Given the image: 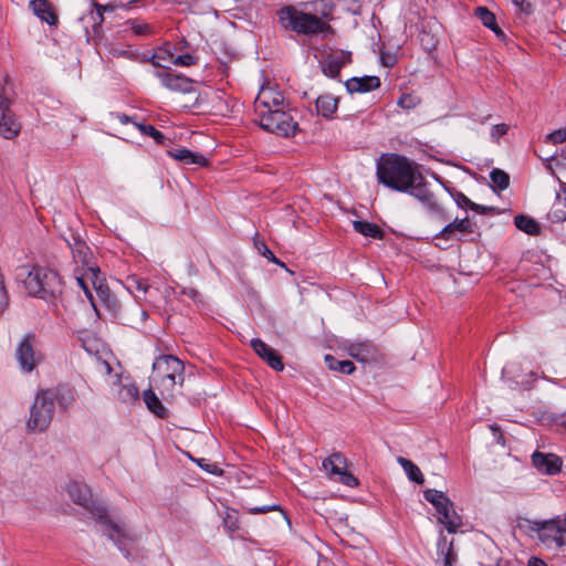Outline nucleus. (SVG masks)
<instances>
[{
  "instance_id": "nucleus-1",
  "label": "nucleus",
  "mask_w": 566,
  "mask_h": 566,
  "mask_svg": "<svg viewBox=\"0 0 566 566\" xmlns=\"http://www.w3.org/2000/svg\"><path fill=\"white\" fill-rule=\"evenodd\" d=\"M377 178L384 186L417 198L428 213L443 221L448 219L443 207L427 188L424 177L417 163L398 154L384 155L377 164Z\"/></svg>"
},
{
  "instance_id": "nucleus-2",
  "label": "nucleus",
  "mask_w": 566,
  "mask_h": 566,
  "mask_svg": "<svg viewBox=\"0 0 566 566\" xmlns=\"http://www.w3.org/2000/svg\"><path fill=\"white\" fill-rule=\"evenodd\" d=\"M67 493L76 504L85 507L101 520L102 532L114 541L119 548L124 546L127 541L132 539L130 528L125 522L112 520L105 507L94 504L88 485L80 482H71L67 485Z\"/></svg>"
},
{
  "instance_id": "nucleus-3",
  "label": "nucleus",
  "mask_w": 566,
  "mask_h": 566,
  "mask_svg": "<svg viewBox=\"0 0 566 566\" xmlns=\"http://www.w3.org/2000/svg\"><path fill=\"white\" fill-rule=\"evenodd\" d=\"M17 280L28 295L46 302L56 300L63 292L59 273L45 266L22 265L17 270Z\"/></svg>"
},
{
  "instance_id": "nucleus-4",
  "label": "nucleus",
  "mask_w": 566,
  "mask_h": 566,
  "mask_svg": "<svg viewBox=\"0 0 566 566\" xmlns=\"http://www.w3.org/2000/svg\"><path fill=\"white\" fill-rule=\"evenodd\" d=\"M71 250L74 261L81 263L84 268L83 273L75 275L77 285L83 290L93 306H95V301L88 286L90 283H92L98 300L106 305H111L113 303L111 292L98 277V269L92 262L93 254L91 249L84 241L75 239Z\"/></svg>"
},
{
  "instance_id": "nucleus-5",
  "label": "nucleus",
  "mask_w": 566,
  "mask_h": 566,
  "mask_svg": "<svg viewBox=\"0 0 566 566\" xmlns=\"http://www.w3.org/2000/svg\"><path fill=\"white\" fill-rule=\"evenodd\" d=\"M66 408L74 401L72 395L67 398L57 389H41L36 392L34 401L30 407V417L27 421V429L30 432L45 431L54 417L55 403Z\"/></svg>"
},
{
  "instance_id": "nucleus-6",
  "label": "nucleus",
  "mask_w": 566,
  "mask_h": 566,
  "mask_svg": "<svg viewBox=\"0 0 566 566\" xmlns=\"http://www.w3.org/2000/svg\"><path fill=\"white\" fill-rule=\"evenodd\" d=\"M153 381L163 395L172 396L176 386L184 385V363L172 355L157 357L153 364Z\"/></svg>"
},
{
  "instance_id": "nucleus-7",
  "label": "nucleus",
  "mask_w": 566,
  "mask_h": 566,
  "mask_svg": "<svg viewBox=\"0 0 566 566\" xmlns=\"http://www.w3.org/2000/svg\"><path fill=\"white\" fill-rule=\"evenodd\" d=\"M280 19L285 28L297 33L316 34L329 30V25L321 18L296 10L293 7H286L281 10Z\"/></svg>"
},
{
  "instance_id": "nucleus-8",
  "label": "nucleus",
  "mask_w": 566,
  "mask_h": 566,
  "mask_svg": "<svg viewBox=\"0 0 566 566\" xmlns=\"http://www.w3.org/2000/svg\"><path fill=\"white\" fill-rule=\"evenodd\" d=\"M424 499L437 510L438 521L446 526L449 533H455L462 525L461 517L455 513L453 503L441 491L429 489L423 493Z\"/></svg>"
},
{
  "instance_id": "nucleus-9",
  "label": "nucleus",
  "mask_w": 566,
  "mask_h": 566,
  "mask_svg": "<svg viewBox=\"0 0 566 566\" xmlns=\"http://www.w3.org/2000/svg\"><path fill=\"white\" fill-rule=\"evenodd\" d=\"M286 106L270 111L256 117L260 127L266 132L276 134L279 136L289 137L295 134L297 123L293 116L286 111Z\"/></svg>"
},
{
  "instance_id": "nucleus-10",
  "label": "nucleus",
  "mask_w": 566,
  "mask_h": 566,
  "mask_svg": "<svg viewBox=\"0 0 566 566\" xmlns=\"http://www.w3.org/2000/svg\"><path fill=\"white\" fill-rule=\"evenodd\" d=\"M101 371L108 376L107 381L111 385L112 395L124 403H132L139 398L138 388L130 381L123 382L118 374L112 375V366L109 363L99 361Z\"/></svg>"
},
{
  "instance_id": "nucleus-11",
  "label": "nucleus",
  "mask_w": 566,
  "mask_h": 566,
  "mask_svg": "<svg viewBox=\"0 0 566 566\" xmlns=\"http://www.w3.org/2000/svg\"><path fill=\"white\" fill-rule=\"evenodd\" d=\"M12 99L0 93V136L12 140L17 138L22 129V124L12 111Z\"/></svg>"
},
{
  "instance_id": "nucleus-12",
  "label": "nucleus",
  "mask_w": 566,
  "mask_h": 566,
  "mask_svg": "<svg viewBox=\"0 0 566 566\" xmlns=\"http://www.w3.org/2000/svg\"><path fill=\"white\" fill-rule=\"evenodd\" d=\"M323 468L334 481L349 488L358 485V480L346 470V459L343 454L333 453L323 461Z\"/></svg>"
},
{
  "instance_id": "nucleus-13",
  "label": "nucleus",
  "mask_w": 566,
  "mask_h": 566,
  "mask_svg": "<svg viewBox=\"0 0 566 566\" xmlns=\"http://www.w3.org/2000/svg\"><path fill=\"white\" fill-rule=\"evenodd\" d=\"M286 105L283 94L276 88V86L266 84L263 85L254 101V112L256 117L268 114L271 111V106L276 108L284 107Z\"/></svg>"
},
{
  "instance_id": "nucleus-14",
  "label": "nucleus",
  "mask_w": 566,
  "mask_h": 566,
  "mask_svg": "<svg viewBox=\"0 0 566 566\" xmlns=\"http://www.w3.org/2000/svg\"><path fill=\"white\" fill-rule=\"evenodd\" d=\"M15 358L24 373L33 371L41 360V356L34 350V336L27 335L19 343Z\"/></svg>"
},
{
  "instance_id": "nucleus-15",
  "label": "nucleus",
  "mask_w": 566,
  "mask_h": 566,
  "mask_svg": "<svg viewBox=\"0 0 566 566\" xmlns=\"http://www.w3.org/2000/svg\"><path fill=\"white\" fill-rule=\"evenodd\" d=\"M348 355L361 363H376L380 358L379 349L369 342H355L346 347Z\"/></svg>"
},
{
  "instance_id": "nucleus-16",
  "label": "nucleus",
  "mask_w": 566,
  "mask_h": 566,
  "mask_svg": "<svg viewBox=\"0 0 566 566\" xmlns=\"http://www.w3.org/2000/svg\"><path fill=\"white\" fill-rule=\"evenodd\" d=\"M532 462L538 472L547 475L558 473L563 465L562 459L554 453L534 452Z\"/></svg>"
},
{
  "instance_id": "nucleus-17",
  "label": "nucleus",
  "mask_w": 566,
  "mask_h": 566,
  "mask_svg": "<svg viewBox=\"0 0 566 566\" xmlns=\"http://www.w3.org/2000/svg\"><path fill=\"white\" fill-rule=\"evenodd\" d=\"M251 347L261 357L263 360L268 363L270 367L274 370L281 371L284 368L282 359L276 350L265 344L263 340L259 338H253L251 340Z\"/></svg>"
},
{
  "instance_id": "nucleus-18",
  "label": "nucleus",
  "mask_w": 566,
  "mask_h": 566,
  "mask_svg": "<svg viewBox=\"0 0 566 566\" xmlns=\"http://www.w3.org/2000/svg\"><path fill=\"white\" fill-rule=\"evenodd\" d=\"M156 76L161 84L172 92L188 93L192 90V82L188 77L180 74H171L168 72H157Z\"/></svg>"
},
{
  "instance_id": "nucleus-19",
  "label": "nucleus",
  "mask_w": 566,
  "mask_h": 566,
  "mask_svg": "<svg viewBox=\"0 0 566 566\" xmlns=\"http://www.w3.org/2000/svg\"><path fill=\"white\" fill-rule=\"evenodd\" d=\"M455 232L462 234H470L474 232V223L470 221L468 217L463 219H455L448 223L437 235V240H450L453 238Z\"/></svg>"
},
{
  "instance_id": "nucleus-20",
  "label": "nucleus",
  "mask_w": 566,
  "mask_h": 566,
  "mask_svg": "<svg viewBox=\"0 0 566 566\" xmlns=\"http://www.w3.org/2000/svg\"><path fill=\"white\" fill-rule=\"evenodd\" d=\"M350 62V53L344 51H336L328 54L324 63V73L331 77L338 75L340 69Z\"/></svg>"
},
{
  "instance_id": "nucleus-21",
  "label": "nucleus",
  "mask_w": 566,
  "mask_h": 566,
  "mask_svg": "<svg viewBox=\"0 0 566 566\" xmlns=\"http://www.w3.org/2000/svg\"><path fill=\"white\" fill-rule=\"evenodd\" d=\"M29 8L40 20L50 25L56 24L57 15L49 0H31L29 2Z\"/></svg>"
},
{
  "instance_id": "nucleus-22",
  "label": "nucleus",
  "mask_w": 566,
  "mask_h": 566,
  "mask_svg": "<svg viewBox=\"0 0 566 566\" xmlns=\"http://www.w3.org/2000/svg\"><path fill=\"white\" fill-rule=\"evenodd\" d=\"M380 86V80L377 76L353 77L346 82V88L349 93H366Z\"/></svg>"
},
{
  "instance_id": "nucleus-23",
  "label": "nucleus",
  "mask_w": 566,
  "mask_h": 566,
  "mask_svg": "<svg viewBox=\"0 0 566 566\" xmlns=\"http://www.w3.org/2000/svg\"><path fill=\"white\" fill-rule=\"evenodd\" d=\"M168 155L186 165L193 164L197 166H206L208 164V160L202 155L192 153L185 148L168 150Z\"/></svg>"
},
{
  "instance_id": "nucleus-24",
  "label": "nucleus",
  "mask_w": 566,
  "mask_h": 566,
  "mask_svg": "<svg viewBox=\"0 0 566 566\" xmlns=\"http://www.w3.org/2000/svg\"><path fill=\"white\" fill-rule=\"evenodd\" d=\"M317 114L325 118H332L333 114L337 111L338 99L329 94L321 95L315 101Z\"/></svg>"
},
{
  "instance_id": "nucleus-25",
  "label": "nucleus",
  "mask_w": 566,
  "mask_h": 566,
  "mask_svg": "<svg viewBox=\"0 0 566 566\" xmlns=\"http://www.w3.org/2000/svg\"><path fill=\"white\" fill-rule=\"evenodd\" d=\"M125 287L136 300H143L149 290V284L143 277L129 275L125 280Z\"/></svg>"
},
{
  "instance_id": "nucleus-26",
  "label": "nucleus",
  "mask_w": 566,
  "mask_h": 566,
  "mask_svg": "<svg viewBox=\"0 0 566 566\" xmlns=\"http://www.w3.org/2000/svg\"><path fill=\"white\" fill-rule=\"evenodd\" d=\"M143 399L150 412H153L158 418L165 419L168 417L167 408L161 403L156 394L151 390H145L143 394Z\"/></svg>"
},
{
  "instance_id": "nucleus-27",
  "label": "nucleus",
  "mask_w": 566,
  "mask_h": 566,
  "mask_svg": "<svg viewBox=\"0 0 566 566\" xmlns=\"http://www.w3.org/2000/svg\"><path fill=\"white\" fill-rule=\"evenodd\" d=\"M137 1L138 0H117V1H112L111 3H108L106 6L95 4L96 12H91V14H90L92 20L94 21V25H93L94 30L96 31V29L99 28L104 21L103 11L113 10L115 7H118V6L125 7V6H128V4L137 2Z\"/></svg>"
},
{
  "instance_id": "nucleus-28",
  "label": "nucleus",
  "mask_w": 566,
  "mask_h": 566,
  "mask_svg": "<svg viewBox=\"0 0 566 566\" xmlns=\"http://www.w3.org/2000/svg\"><path fill=\"white\" fill-rule=\"evenodd\" d=\"M397 462L402 467L407 476L411 481H413L415 483L420 484V485L424 483V478H423L419 467L416 465L412 461H410L403 457H399L397 459Z\"/></svg>"
},
{
  "instance_id": "nucleus-29",
  "label": "nucleus",
  "mask_w": 566,
  "mask_h": 566,
  "mask_svg": "<svg viewBox=\"0 0 566 566\" xmlns=\"http://www.w3.org/2000/svg\"><path fill=\"white\" fill-rule=\"evenodd\" d=\"M516 228L527 234H537L539 232L538 223L531 217L518 214L514 218Z\"/></svg>"
},
{
  "instance_id": "nucleus-30",
  "label": "nucleus",
  "mask_w": 566,
  "mask_h": 566,
  "mask_svg": "<svg viewBox=\"0 0 566 566\" xmlns=\"http://www.w3.org/2000/svg\"><path fill=\"white\" fill-rule=\"evenodd\" d=\"M353 227L355 231L365 237L380 238L382 233L377 224L366 221H354Z\"/></svg>"
},
{
  "instance_id": "nucleus-31",
  "label": "nucleus",
  "mask_w": 566,
  "mask_h": 566,
  "mask_svg": "<svg viewBox=\"0 0 566 566\" xmlns=\"http://www.w3.org/2000/svg\"><path fill=\"white\" fill-rule=\"evenodd\" d=\"M325 360L332 370H337L346 375H350L355 371V365L350 360H337L331 355H326Z\"/></svg>"
},
{
  "instance_id": "nucleus-32",
  "label": "nucleus",
  "mask_w": 566,
  "mask_h": 566,
  "mask_svg": "<svg viewBox=\"0 0 566 566\" xmlns=\"http://www.w3.org/2000/svg\"><path fill=\"white\" fill-rule=\"evenodd\" d=\"M438 546L442 555V566H453L457 556L453 552L452 543L448 544L446 537L441 536Z\"/></svg>"
},
{
  "instance_id": "nucleus-33",
  "label": "nucleus",
  "mask_w": 566,
  "mask_h": 566,
  "mask_svg": "<svg viewBox=\"0 0 566 566\" xmlns=\"http://www.w3.org/2000/svg\"><path fill=\"white\" fill-rule=\"evenodd\" d=\"M476 15L485 27L493 30L496 34H503V32L496 25L495 15L492 12H490L486 8L479 7L476 9Z\"/></svg>"
},
{
  "instance_id": "nucleus-34",
  "label": "nucleus",
  "mask_w": 566,
  "mask_h": 566,
  "mask_svg": "<svg viewBox=\"0 0 566 566\" xmlns=\"http://www.w3.org/2000/svg\"><path fill=\"white\" fill-rule=\"evenodd\" d=\"M490 178H491L493 187L497 191L505 190L509 187V185H510V177H509V175L505 171L501 170V169H497V168L493 169L490 172Z\"/></svg>"
},
{
  "instance_id": "nucleus-35",
  "label": "nucleus",
  "mask_w": 566,
  "mask_h": 566,
  "mask_svg": "<svg viewBox=\"0 0 566 566\" xmlns=\"http://www.w3.org/2000/svg\"><path fill=\"white\" fill-rule=\"evenodd\" d=\"M136 128L143 134L150 136L157 144H164L165 136L151 125L135 124Z\"/></svg>"
},
{
  "instance_id": "nucleus-36",
  "label": "nucleus",
  "mask_w": 566,
  "mask_h": 566,
  "mask_svg": "<svg viewBox=\"0 0 566 566\" xmlns=\"http://www.w3.org/2000/svg\"><path fill=\"white\" fill-rule=\"evenodd\" d=\"M397 104L401 108L409 111L420 104V97L415 94H402Z\"/></svg>"
},
{
  "instance_id": "nucleus-37",
  "label": "nucleus",
  "mask_w": 566,
  "mask_h": 566,
  "mask_svg": "<svg viewBox=\"0 0 566 566\" xmlns=\"http://www.w3.org/2000/svg\"><path fill=\"white\" fill-rule=\"evenodd\" d=\"M167 59H172V53L169 49H159L151 57L150 62L156 67H167L164 63Z\"/></svg>"
},
{
  "instance_id": "nucleus-38",
  "label": "nucleus",
  "mask_w": 566,
  "mask_h": 566,
  "mask_svg": "<svg viewBox=\"0 0 566 566\" xmlns=\"http://www.w3.org/2000/svg\"><path fill=\"white\" fill-rule=\"evenodd\" d=\"M255 248L258 250V252L264 256L265 259H268L270 262L274 263V264H279L281 266H284V263H282L275 255L274 253L266 247V244L264 242H255Z\"/></svg>"
},
{
  "instance_id": "nucleus-39",
  "label": "nucleus",
  "mask_w": 566,
  "mask_h": 566,
  "mask_svg": "<svg viewBox=\"0 0 566 566\" xmlns=\"http://www.w3.org/2000/svg\"><path fill=\"white\" fill-rule=\"evenodd\" d=\"M127 23L130 25L132 31L137 35H147L151 32V27L145 22L133 20Z\"/></svg>"
},
{
  "instance_id": "nucleus-40",
  "label": "nucleus",
  "mask_w": 566,
  "mask_h": 566,
  "mask_svg": "<svg viewBox=\"0 0 566 566\" xmlns=\"http://www.w3.org/2000/svg\"><path fill=\"white\" fill-rule=\"evenodd\" d=\"M197 62V59L191 55V54H182V55H178L177 57H175L172 60V63L175 65H181V66H190V65H193L196 64Z\"/></svg>"
},
{
  "instance_id": "nucleus-41",
  "label": "nucleus",
  "mask_w": 566,
  "mask_h": 566,
  "mask_svg": "<svg viewBox=\"0 0 566 566\" xmlns=\"http://www.w3.org/2000/svg\"><path fill=\"white\" fill-rule=\"evenodd\" d=\"M509 130V126L506 124H497L491 128V138L495 142L503 135H505Z\"/></svg>"
},
{
  "instance_id": "nucleus-42",
  "label": "nucleus",
  "mask_w": 566,
  "mask_h": 566,
  "mask_svg": "<svg viewBox=\"0 0 566 566\" xmlns=\"http://www.w3.org/2000/svg\"><path fill=\"white\" fill-rule=\"evenodd\" d=\"M547 139L553 144H560L566 140V129H557L547 136Z\"/></svg>"
},
{
  "instance_id": "nucleus-43",
  "label": "nucleus",
  "mask_w": 566,
  "mask_h": 566,
  "mask_svg": "<svg viewBox=\"0 0 566 566\" xmlns=\"http://www.w3.org/2000/svg\"><path fill=\"white\" fill-rule=\"evenodd\" d=\"M198 464L205 469L206 471L210 472V473H213V474H221L222 473V470H220L218 468L217 464H212V463H205V459H201L198 461Z\"/></svg>"
},
{
  "instance_id": "nucleus-44",
  "label": "nucleus",
  "mask_w": 566,
  "mask_h": 566,
  "mask_svg": "<svg viewBox=\"0 0 566 566\" xmlns=\"http://www.w3.org/2000/svg\"><path fill=\"white\" fill-rule=\"evenodd\" d=\"M470 209L478 213H486L495 210L493 207L481 206L474 202H470Z\"/></svg>"
},
{
  "instance_id": "nucleus-45",
  "label": "nucleus",
  "mask_w": 566,
  "mask_h": 566,
  "mask_svg": "<svg viewBox=\"0 0 566 566\" xmlns=\"http://www.w3.org/2000/svg\"><path fill=\"white\" fill-rule=\"evenodd\" d=\"M275 507L276 506H274V505L273 506H269V505H266V506H255V507H251L250 512L252 514H264V513H268V512L274 510Z\"/></svg>"
},
{
  "instance_id": "nucleus-46",
  "label": "nucleus",
  "mask_w": 566,
  "mask_h": 566,
  "mask_svg": "<svg viewBox=\"0 0 566 566\" xmlns=\"http://www.w3.org/2000/svg\"><path fill=\"white\" fill-rule=\"evenodd\" d=\"M527 566H548V565L543 559L533 556L528 559Z\"/></svg>"
},
{
  "instance_id": "nucleus-47",
  "label": "nucleus",
  "mask_w": 566,
  "mask_h": 566,
  "mask_svg": "<svg viewBox=\"0 0 566 566\" xmlns=\"http://www.w3.org/2000/svg\"><path fill=\"white\" fill-rule=\"evenodd\" d=\"M512 2L522 11H526L530 8L527 0H512Z\"/></svg>"
},
{
  "instance_id": "nucleus-48",
  "label": "nucleus",
  "mask_w": 566,
  "mask_h": 566,
  "mask_svg": "<svg viewBox=\"0 0 566 566\" xmlns=\"http://www.w3.org/2000/svg\"><path fill=\"white\" fill-rule=\"evenodd\" d=\"M113 117L116 118L123 125H126L132 122L130 117L125 114H114Z\"/></svg>"
},
{
  "instance_id": "nucleus-49",
  "label": "nucleus",
  "mask_w": 566,
  "mask_h": 566,
  "mask_svg": "<svg viewBox=\"0 0 566 566\" xmlns=\"http://www.w3.org/2000/svg\"><path fill=\"white\" fill-rule=\"evenodd\" d=\"M461 199H462V202L463 205L470 209V202H472L469 198H467L465 196H461Z\"/></svg>"
},
{
  "instance_id": "nucleus-50",
  "label": "nucleus",
  "mask_w": 566,
  "mask_h": 566,
  "mask_svg": "<svg viewBox=\"0 0 566 566\" xmlns=\"http://www.w3.org/2000/svg\"><path fill=\"white\" fill-rule=\"evenodd\" d=\"M558 424L566 429V415H563L559 420Z\"/></svg>"
},
{
  "instance_id": "nucleus-51",
  "label": "nucleus",
  "mask_w": 566,
  "mask_h": 566,
  "mask_svg": "<svg viewBox=\"0 0 566 566\" xmlns=\"http://www.w3.org/2000/svg\"><path fill=\"white\" fill-rule=\"evenodd\" d=\"M543 530L544 531H555V527H554V525H549V526H545ZM556 533H559L558 528H556Z\"/></svg>"
},
{
  "instance_id": "nucleus-52",
  "label": "nucleus",
  "mask_w": 566,
  "mask_h": 566,
  "mask_svg": "<svg viewBox=\"0 0 566 566\" xmlns=\"http://www.w3.org/2000/svg\"><path fill=\"white\" fill-rule=\"evenodd\" d=\"M554 539L556 541V543H557L558 545H562L563 541H562V535H560V534H559V535H556V536L554 537Z\"/></svg>"
},
{
  "instance_id": "nucleus-53",
  "label": "nucleus",
  "mask_w": 566,
  "mask_h": 566,
  "mask_svg": "<svg viewBox=\"0 0 566 566\" xmlns=\"http://www.w3.org/2000/svg\"><path fill=\"white\" fill-rule=\"evenodd\" d=\"M565 522H566V517H565Z\"/></svg>"
}]
</instances>
